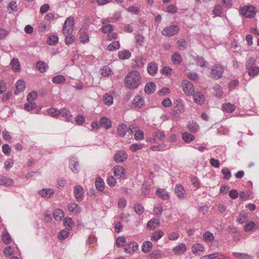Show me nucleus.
Wrapping results in <instances>:
<instances>
[{"instance_id":"4468645a","label":"nucleus","mask_w":259,"mask_h":259,"mask_svg":"<svg viewBox=\"0 0 259 259\" xmlns=\"http://www.w3.org/2000/svg\"><path fill=\"white\" fill-rule=\"evenodd\" d=\"M69 167L75 173L79 171V161L75 157H71L69 159Z\"/></svg>"},{"instance_id":"37998d69","label":"nucleus","mask_w":259,"mask_h":259,"mask_svg":"<svg viewBox=\"0 0 259 259\" xmlns=\"http://www.w3.org/2000/svg\"><path fill=\"white\" fill-rule=\"evenodd\" d=\"M95 186L98 190L102 191L104 189V182L103 180L100 178L98 179L95 181Z\"/></svg>"},{"instance_id":"72a5a7b5","label":"nucleus","mask_w":259,"mask_h":259,"mask_svg":"<svg viewBox=\"0 0 259 259\" xmlns=\"http://www.w3.org/2000/svg\"><path fill=\"white\" fill-rule=\"evenodd\" d=\"M68 210L74 213H79L80 211V208L75 203H71L68 205Z\"/></svg>"},{"instance_id":"2f4dec72","label":"nucleus","mask_w":259,"mask_h":259,"mask_svg":"<svg viewBox=\"0 0 259 259\" xmlns=\"http://www.w3.org/2000/svg\"><path fill=\"white\" fill-rule=\"evenodd\" d=\"M182 138L183 140L187 143H190L195 139V136L191 134L185 132L182 134Z\"/></svg>"},{"instance_id":"1a4fd4ad","label":"nucleus","mask_w":259,"mask_h":259,"mask_svg":"<svg viewBox=\"0 0 259 259\" xmlns=\"http://www.w3.org/2000/svg\"><path fill=\"white\" fill-rule=\"evenodd\" d=\"M179 30L178 26L171 25L164 28L162 31V34L165 36H170L177 33Z\"/></svg>"},{"instance_id":"79ce46f5","label":"nucleus","mask_w":259,"mask_h":259,"mask_svg":"<svg viewBox=\"0 0 259 259\" xmlns=\"http://www.w3.org/2000/svg\"><path fill=\"white\" fill-rule=\"evenodd\" d=\"M144 144L142 143H134L129 147V149L133 152L141 150L144 147Z\"/></svg>"},{"instance_id":"5701e85b","label":"nucleus","mask_w":259,"mask_h":259,"mask_svg":"<svg viewBox=\"0 0 259 259\" xmlns=\"http://www.w3.org/2000/svg\"><path fill=\"white\" fill-rule=\"evenodd\" d=\"M90 36L89 33L84 30L79 31V41L82 44H87L89 41Z\"/></svg>"},{"instance_id":"a18cd8bd","label":"nucleus","mask_w":259,"mask_h":259,"mask_svg":"<svg viewBox=\"0 0 259 259\" xmlns=\"http://www.w3.org/2000/svg\"><path fill=\"white\" fill-rule=\"evenodd\" d=\"M144 103V99L141 96H137L134 98L133 103L136 106L140 107L143 105Z\"/></svg>"},{"instance_id":"2eb2a0df","label":"nucleus","mask_w":259,"mask_h":259,"mask_svg":"<svg viewBox=\"0 0 259 259\" xmlns=\"http://www.w3.org/2000/svg\"><path fill=\"white\" fill-rule=\"evenodd\" d=\"M38 194L41 197L48 199L53 197L54 191L51 188L42 189L39 191Z\"/></svg>"},{"instance_id":"9b49d317","label":"nucleus","mask_w":259,"mask_h":259,"mask_svg":"<svg viewBox=\"0 0 259 259\" xmlns=\"http://www.w3.org/2000/svg\"><path fill=\"white\" fill-rule=\"evenodd\" d=\"M74 195L77 201H81L84 198V192L83 189L79 185L75 186L74 188Z\"/></svg>"},{"instance_id":"f257e3e1","label":"nucleus","mask_w":259,"mask_h":259,"mask_svg":"<svg viewBox=\"0 0 259 259\" xmlns=\"http://www.w3.org/2000/svg\"><path fill=\"white\" fill-rule=\"evenodd\" d=\"M74 27V19L72 16L68 17L64 23L62 32L65 36V42L67 45L72 44L75 37L72 34Z\"/></svg>"},{"instance_id":"a211bd4d","label":"nucleus","mask_w":259,"mask_h":259,"mask_svg":"<svg viewBox=\"0 0 259 259\" xmlns=\"http://www.w3.org/2000/svg\"><path fill=\"white\" fill-rule=\"evenodd\" d=\"M25 88V82L23 80H19L15 83L14 93L18 95L24 91Z\"/></svg>"},{"instance_id":"4c0bfd02","label":"nucleus","mask_w":259,"mask_h":259,"mask_svg":"<svg viewBox=\"0 0 259 259\" xmlns=\"http://www.w3.org/2000/svg\"><path fill=\"white\" fill-rule=\"evenodd\" d=\"M53 216L56 221H60L64 218V213L61 209H56L54 210Z\"/></svg>"},{"instance_id":"0e129e2a","label":"nucleus","mask_w":259,"mask_h":259,"mask_svg":"<svg viewBox=\"0 0 259 259\" xmlns=\"http://www.w3.org/2000/svg\"><path fill=\"white\" fill-rule=\"evenodd\" d=\"M177 44H178V48L180 50H184L187 47V42L184 39L179 40V41H178Z\"/></svg>"},{"instance_id":"49530a36","label":"nucleus","mask_w":259,"mask_h":259,"mask_svg":"<svg viewBox=\"0 0 259 259\" xmlns=\"http://www.w3.org/2000/svg\"><path fill=\"white\" fill-rule=\"evenodd\" d=\"M187 127L189 131L193 133L197 132L199 130L198 124L194 122H189L187 125Z\"/></svg>"},{"instance_id":"e433bc0d","label":"nucleus","mask_w":259,"mask_h":259,"mask_svg":"<svg viewBox=\"0 0 259 259\" xmlns=\"http://www.w3.org/2000/svg\"><path fill=\"white\" fill-rule=\"evenodd\" d=\"M36 107L37 105L35 102L27 101V102L24 105V109L27 111H31Z\"/></svg>"},{"instance_id":"3c124183","label":"nucleus","mask_w":259,"mask_h":259,"mask_svg":"<svg viewBox=\"0 0 259 259\" xmlns=\"http://www.w3.org/2000/svg\"><path fill=\"white\" fill-rule=\"evenodd\" d=\"M169 148L164 144H159L157 146H152L151 149L153 151H163Z\"/></svg>"},{"instance_id":"c85d7f7f","label":"nucleus","mask_w":259,"mask_h":259,"mask_svg":"<svg viewBox=\"0 0 259 259\" xmlns=\"http://www.w3.org/2000/svg\"><path fill=\"white\" fill-rule=\"evenodd\" d=\"M192 252L195 254H200L204 250L202 244H194L192 247Z\"/></svg>"},{"instance_id":"393cba45","label":"nucleus","mask_w":259,"mask_h":259,"mask_svg":"<svg viewBox=\"0 0 259 259\" xmlns=\"http://www.w3.org/2000/svg\"><path fill=\"white\" fill-rule=\"evenodd\" d=\"M158 71L157 64L153 62L150 63L147 66V72L151 75H154Z\"/></svg>"},{"instance_id":"dca6fc26","label":"nucleus","mask_w":259,"mask_h":259,"mask_svg":"<svg viewBox=\"0 0 259 259\" xmlns=\"http://www.w3.org/2000/svg\"><path fill=\"white\" fill-rule=\"evenodd\" d=\"M14 184V181L4 175H0V185H3L6 187H10Z\"/></svg>"},{"instance_id":"69168bd1","label":"nucleus","mask_w":259,"mask_h":259,"mask_svg":"<svg viewBox=\"0 0 259 259\" xmlns=\"http://www.w3.org/2000/svg\"><path fill=\"white\" fill-rule=\"evenodd\" d=\"M37 97V93L35 91H32L28 94L27 96V101L28 102L31 101L34 102V101Z\"/></svg>"},{"instance_id":"de8ad7c7","label":"nucleus","mask_w":259,"mask_h":259,"mask_svg":"<svg viewBox=\"0 0 259 259\" xmlns=\"http://www.w3.org/2000/svg\"><path fill=\"white\" fill-rule=\"evenodd\" d=\"M214 238L213 234L209 231L205 232L203 235V240L205 242L212 241Z\"/></svg>"},{"instance_id":"39448f33","label":"nucleus","mask_w":259,"mask_h":259,"mask_svg":"<svg viewBox=\"0 0 259 259\" xmlns=\"http://www.w3.org/2000/svg\"><path fill=\"white\" fill-rule=\"evenodd\" d=\"M182 88L184 93L188 96L192 95L194 93V85L188 80H184L182 81Z\"/></svg>"},{"instance_id":"bb28decb","label":"nucleus","mask_w":259,"mask_h":259,"mask_svg":"<svg viewBox=\"0 0 259 259\" xmlns=\"http://www.w3.org/2000/svg\"><path fill=\"white\" fill-rule=\"evenodd\" d=\"M186 249V246L184 244H179L173 248V252L176 255H179L183 253Z\"/></svg>"},{"instance_id":"b1692460","label":"nucleus","mask_w":259,"mask_h":259,"mask_svg":"<svg viewBox=\"0 0 259 259\" xmlns=\"http://www.w3.org/2000/svg\"><path fill=\"white\" fill-rule=\"evenodd\" d=\"M36 67L40 73L46 72L48 68V65L45 62L39 61L36 63Z\"/></svg>"},{"instance_id":"9d476101","label":"nucleus","mask_w":259,"mask_h":259,"mask_svg":"<svg viewBox=\"0 0 259 259\" xmlns=\"http://www.w3.org/2000/svg\"><path fill=\"white\" fill-rule=\"evenodd\" d=\"M223 72L224 69L220 65H214L211 68V75L213 78L217 79L222 77Z\"/></svg>"},{"instance_id":"c9c22d12","label":"nucleus","mask_w":259,"mask_h":259,"mask_svg":"<svg viewBox=\"0 0 259 259\" xmlns=\"http://www.w3.org/2000/svg\"><path fill=\"white\" fill-rule=\"evenodd\" d=\"M233 256L237 259H252V256L246 253L233 252Z\"/></svg>"},{"instance_id":"412c9836","label":"nucleus","mask_w":259,"mask_h":259,"mask_svg":"<svg viewBox=\"0 0 259 259\" xmlns=\"http://www.w3.org/2000/svg\"><path fill=\"white\" fill-rule=\"evenodd\" d=\"M59 115L65 118V120L66 121L72 122V115L69 110L65 108H63L60 110Z\"/></svg>"},{"instance_id":"8fccbe9b","label":"nucleus","mask_w":259,"mask_h":259,"mask_svg":"<svg viewBox=\"0 0 259 259\" xmlns=\"http://www.w3.org/2000/svg\"><path fill=\"white\" fill-rule=\"evenodd\" d=\"M256 60L254 57H250L247 61L245 64V68L247 69L254 66H256L255 64Z\"/></svg>"},{"instance_id":"6e6d98bb","label":"nucleus","mask_w":259,"mask_h":259,"mask_svg":"<svg viewBox=\"0 0 259 259\" xmlns=\"http://www.w3.org/2000/svg\"><path fill=\"white\" fill-rule=\"evenodd\" d=\"M159 223L158 219H154L149 221L147 223V226L150 229H155Z\"/></svg>"},{"instance_id":"423d86ee","label":"nucleus","mask_w":259,"mask_h":259,"mask_svg":"<svg viewBox=\"0 0 259 259\" xmlns=\"http://www.w3.org/2000/svg\"><path fill=\"white\" fill-rule=\"evenodd\" d=\"M175 192L177 197L180 200H184L187 197L186 192L181 184H177L175 188Z\"/></svg>"},{"instance_id":"864d4df0","label":"nucleus","mask_w":259,"mask_h":259,"mask_svg":"<svg viewBox=\"0 0 259 259\" xmlns=\"http://www.w3.org/2000/svg\"><path fill=\"white\" fill-rule=\"evenodd\" d=\"M69 230L67 229L61 231L58 234V238L61 240L67 238L69 236Z\"/></svg>"},{"instance_id":"338daca9","label":"nucleus","mask_w":259,"mask_h":259,"mask_svg":"<svg viewBox=\"0 0 259 259\" xmlns=\"http://www.w3.org/2000/svg\"><path fill=\"white\" fill-rule=\"evenodd\" d=\"M144 138V132L142 130H137L134 135V138L136 141L143 140Z\"/></svg>"},{"instance_id":"e2e57ef3","label":"nucleus","mask_w":259,"mask_h":259,"mask_svg":"<svg viewBox=\"0 0 259 259\" xmlns=\"http://www.w3.org/2000/svg\"><path fill=\"white\" fill-rule=\"evenodd\" d=\"M162 210L163 208L161 205L158 204L154 207V214L157 217H160L162 214Z\"/></svg>"},{"instance_id":"c756f323","label":"nucleus","mask_w":259,"mask_h":259,"mask_svg":"<svg viewBox=\"0 0 259 259\" xmlns=\"http://www.w3.org/2000/svg\"><path fill=\"white\" fill-rule=\"evenodd\" d=\"M246 69L248 75L251 77H253L259 74V67L257 66Z\"/></svg>"},{"instance_id":"20e7f679","label":"nucleus","mask_w":259,"mask_h":259,"mask_svg":"<svg viewBox=\"0 0 259 259\" xmlns=\"http://www.w3.org/2000/svg\"><path fill=\"white\" fill-rule=\"evenodd\" d=\"M165 135L163 131H157L152 133V136L147 139L146 141L151 144L157 143L161 141L164 138Z\"/></svg>"},{"instance_id":"4be33fe9","label":"nucleus","mask_w":259,"mask_h":259,"mask_svg":"<svg viewBox=\"0 0 259 259\" xmlns=\"http://www.w3.org/2000/svg\"><path fill=\"white\" fill-rule=\"evenodd\" d=\"M193 95L194 100L196 103L199 105H201L204 103L205 101V97L202 93L197 92Z\"/></svg>"},{"instance_id":"cd10ccee","label":"nucleus","mask_w":259,"mask_h":259,"mask_svg":"<svg viewBox=\"0 0 259 259\" xmlns=\"http://www.w3.org/2000/svg\"><path fill=\"white\" fill-rule=\"evenodd\" d=\"M103 100L105 104L108 106H111L113 103V96L110 93H106L103 97Z\"/></svg>"},{"instance_id":"f03ea898","label":"nucleus","mask_w":259,"mask_h":259,"mask_svg":"<svg viewBox=\"0 0 259 259\" xmlns=\"http://www.w3.org/2000/svg\"><path fill=\"white\" fill-rule=\"evenodd\" d=\"M141 83V76L137 71H132L128 73L124 79V84L126 88L136 89Z\"/></svg>"},{"instance_id":"13d9d810","label":"nucleus","mask_w":259,"mask_h":259,"mask_svg":"<svg viewBox=\"0 0 259 259\" xmlns=\"http://www.w3.org/2000/svg\"><path fill=\"white\" fill-rule=\"evenodd\" d=\"M222 173L224 175V178L226 180H229L232 175L230 170L227 167H224L222 170Z\"/></svg>"},{"instance_id":"6e6552de","label":"nucleus","mask_w":259,"mask_h":259,"mask_svg":"<svg viewBox=\"0 0 259 259\" xmlns=\"http://www.w3.org/2000/svg\"><path fill=\"white\" fill-rule=\"evenodd\" d=\"M117 247H124V250L126 253H134L138 249V244H115Z\"/></svg>"},{"instance_id":"a878e982","label":"nucleus","mask_w":259,"mask_h":259,"mask_svg":"<svg viewBox=\"0 0 259 259\" xmlns=\"http://www.w3.org/2000/svg\"><path fill=\"white\" fill-rule=\"evenodd\" d=\"M171 60L174 64L179 65L182 62V58L180 53L175 52L171 55Z\"/></svg>"},{"instance_id":"680f3d73","label":"nucleus","mask_w":259,"mask_h":259,"mask_svg":"<svg viewBox=\"0 0 259 259\" xmlns=\"http://www.w3.org/2000/svg\"><path fill=\"white\" fill-rule=\"evenodd\" d=\"M134 209L135 212L138 214V215H141L144 212V207L139 203H137L135 205Z\"/></svg>"},{"instance_id":"473e14b6","label":"nucleus","mask_w":259,"mask_h":259,"mask_svg":"<svg viewBox=\"0 0 259 259\" xmlns=\"http://www.w3.org/2000/svg\"><path fill=\"white\" fill-rule=\"evenodd\" d=\"M156 87V84L153 82L147 83L145 85V91L147 94H151L155 91Z\"/></svg>"},{"instance_id":"c03bdc74","label":"nucleus","mask_w":259,"mask_h":259,"mask_svg":"<svg viewBox=\"0 0 259 259\" xmlns=\"http://www.w3.org/2000/svg\"><path fill=\"white\" fill-rule=\"evenodd\" d=\"M120 48V43L118 41H113L107 46V50L113 51L118 50Z\"/></svg>"},{"instance_id":"ea45409f","label":"nucleus","mask_w":259,"mask_h":259,"mask_svg":"<svg viewBox=\"0 0 259 259\" xmlns=\"http://www.w3.org/2000/svg\"><path fill=\"white\" fill-rule=\"evenodd\" d=\"M65 76L62 75H56L52 78V81L56 84L63 83L65 82Z\"/></svg>"},{"instance_id":"f8f14e48","label":"nucleus","mask_w":259,"mask_h":259,"mask_svg":"<svg viewBox=\"0 0 259 259\" xmlns=\"http://www.w3.org/2000/svg\"><path fill=\"white\" fill-rule=\"evenodd\" d=\"M128 157L127 153L120 150L116 153L114 155V160L117 163H121L125 161Z\"/></svg>"},{"instance_id":"7c9ffc66","label":"nucleus","mask_w":259,"mask_h":259,"mask_svg":"<svg viewBox=\"0 0 259 259\" xmlns=\"http://www.w3.org/2000/svg\"><path fill=\"white\" fill-rule=\"evenodd\" d=\"M100 123L101 126L104 127L106 129H108L111 126V120L105 117H103L101 118Z\"/></svg>"},{"instance_id":"bf43d9fd","label":"nucleus","mask_w":259,"mask_h":259,"mask_svg":"<svg viewBox=\"0 0 259 259\" xmlns=\"http://www.w3.org/2000/svg\"><path fill=\"white\" fill-rule=\"evenodd\" d=\"M48 113L52 117H57L59 115L60 110L54 108H51L48 110Z\"/></svg>"},{"instance_id":"f704fd0d","label":"nucleus","mask_w":259,"mask_h":259,"mask_svg":"<svg viewBox=\"0 0 259 259\" xmlns=\"http://www.w3.org/2000/svg\"><path fill=\"white\" fill-rule=\"evenodd\" d=\"M11 65L14 71L18 72L20 70V62L17 58H13L11 61Z\"/></svg>"},{"instance_id":"58836bf2","label":"nucleus","mask_w":259,"mask_h":259,"mask_svg":"<svg viewBox=\"0 0 259 259\" xmlns=\"http://www.w3.org/2000/svg\"><path fill=\"white\" fill-rule=\"evenodd\" d=\"M256 225L253 221H249L244 226V229L246 232L253 231Z\"/></svg>"},{"instance_id":"7ed1b4c3","label":"nucleus","mask_w":259,"mask_h":259,"mask_svg":"<svg viewBox=\"0 0 259 259\" xmlns=\"http://www.w3.org/2000/svg\"><path fill=\"white\" fill-rule=\"evenodd\" d=\"M240 14L245 18H252L256 13L255 8L252 5L245 6L241 8L239 10Z\"/></svg>"},{"instance_id":"603ef678","label":"nucleus","mask_w":259,"mask_h":259,"mask_svg":"<svg viewBox=\"0 0 259 259\" xmlns=\"http://www.w3.org/2000/svg\"><path fill=\"white\" fill-rule=\"evenodd\" d=\"M126 10L132 14L139 15L140 9L138 7L132 6L126 9Z\"/></svg>"},{"instance_id":"aec40b11","label":"nucleus","mask_w":259,"mask_h":259,"mask_svg":"<svg viewBox=\"0 0 259 259\" xmlns=\"http://www.w3.org/2000/svg\"><path fill=\"white\" fill-rule=\"evenodd\" d=\"M236 109L235 106L230 103H225L222 105V110L223 112L228 113L233 112Z\"/></svg>"},{"instance_id":"ddd939ff","label":"nucleus","mask_w":259,"mask_h":259,"mask_svg":"<svg viewBox=\"0 0 259 259\" xmlns=\"http://www.w3.org/2000/svg\"><path fill=\"white\" fill-rule=\"evenodd\" d=\"M146 62V59H144L142 56H138L133 60L132 65L134 68H141L144 66Z\"/></svg>"},{"instance_id":"4d7b16f0","label":"nucleus","mask_w":259,"mask_h":259,"mask_svg":"<svg viewBox=\"0 0 259 259\" xmlns=\"http://www.w3.org/2000/svg\"><path fill=\"white\" fill-rule=\"evenodd\" d=\"M2 236L3 243H9L11 240V237L6 230L2 232Z\"/></svg>"},{"instance_id":"a19ab883","label":"nucleus","mask_w":259,"mask_h":259,"mask_svg":"<svg viewBox=\"0 0 259 259\" xmlns=\"http://www.w3.org/2000/svg\"><path fill=\"white\" fill-rule=\"evenodd\" d=\"M131 56V53L128 50L120 51L118 52V57L120 59H127Z\"/></svg>"},{"instance_id":"052dcab7","label":"nucleus","mask_w":259,"mask_h":259,"mask_svg":"<svg viewBox=\"0 0 259 259\" xmlns=\"http://www.w3.org/2000/svg\"><path fill=\"white\" fill-rule=\"evenodd\" d=\"M190 179L191 183L194 187L197 188H199L200 187V183L198 178L194 176H191Z\"/></svg>"},{"instance_id":"5fc2aeb1","label":"nucleus","mask_w":259,"mask_h":259,"mask_svg":"<svg viewBox=\"0 0 259 259\" xmlns=\"http://www.w3.org/2000/svg\"><path fill=\"white\" fill-rule=\"evenodd\" d=\"M213 89L215 92V96L217 97L220 98L222 96L223 94L222 89L221 85L219 84H215L213 87Z\"/></svg>"},{"instance_id":"6ab92c4d","label":"nucleus","mask_w":259,"mask_h":259,"mask_svg":"<svg viewBox=\"0 0 259 259\" xmlns=\"http://www.w3.org/2000/svg\"><path fill=\"white\" fill-rule=\"evenodd\" d=\"M113 172L114 176L117 178H122L125 175V170L124 168L120 165H116L114 167Z\"/></svg>"},{"instance_id":"0eeeda50","label":"nucleus","mask_w":259,"mask_h":259,"mask_svg":"<svg viewBox=\"0 0 259 259\" xmlns=\"http://www.w3.org/2000/svg\"><path fill=\"white\" fill-rule=\"evenodd\" d=\"M117 135L120 137H124L127 133L130 135L133 133V131L130 128H128L124 123L119 124L117 126Z\"/></svg>"},{"instance_id":"09e8293b","label":"nucleus","mask_w":259,"mask_h":259,"mask_svg":"<svg viewBox=\"0 0 259 259\" xmlns=\"http://www.w3.org/2000/svg\"><path fill=\"white\" fill-rule=\"evenodd\" d=\"M163 235L162 231H157L154 232L151 235V239L153 241H156L161 238Z\"/></svg>"},{"instance_id":"774afa93","label":"nucleus","mask_w":259,"mask_h":259,"mask_svg":"<svg viewBox=\"0 0 259 259\" xmlns=\"http://www.w3.org/2000/svg\"><path fill=\"white\" fill-rule=\"evenodd\" d=\"M113 26L112 25H105L101 28L102 31L104 33L111 32L113 30Z\"/></svg>"},{"instance_id":"f3484780","label":"nucleus","mask_w":259,"mask_h":259,"mask_svg":"<svg viewBox=\"0 0 259 259\" xmlns=\"http://www.w3.org/2000/svg\"><path fill=\"white\" fill-rule=\"evenodd\" d=\"M155 193L159 198L164 200H167L170 198L169 192L164 189L158 188L156 190Z\"/></svg>"}]
</instances>
